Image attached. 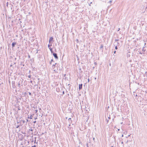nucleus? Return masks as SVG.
<instances>
[{
	"instance_id": "nucleus-1",
	"label": "nucleus",
	"mask_w": 147,
	"mask_h": 147,
	"mask_svg": "<svg viewBox=\"0 0 147 147\" xmlns=\"http://www.w3.org/2000/svg\"><path fill=\"white\" fill-rule=\"evenodd\" d=\"M21 117L19 118V119H18L17 120V124L16 125V128H18L20 126L22 125V120L21 119Z\"/></svg>"
},
{
	"instance_id": "nucleus-2",
	"label": "nucleus",
	"mask_w": 147,
	"mask_h": 147,
	"mask_svg": "<svg viewBox=\"0 0 147 147\" xmlns=\"http://www.w3.org/2000/svg\"><path fill=\"white\" fill-rule=\"evenodd\" d=\"M119 41V39H115V41L114 42V43L116 44L114 45V46H115V45H116V46H119L120 45V43L118 42Z\"/></svg>"
},
{
	"instance_id": "nucleus-3",
	"label": "nucleus",
	"mask_w": 147,
	"mask_h": 147,
	"mask_svg": "<svg viewBox=\"0 0 147 147\" xmlns=\"http://www.w3.org/2000/svg\"><path fill=\"white\" fill-rule=\"evenodd\" d=\"M103 47L104 45L103 44H101L100 45V49L101 51L102 52L103 51Z\"/></svg>"
},
{
	"instance_id": "nucleus-4",
	"label": "nucleus",
	"mask_w": 147,
	"mask_h": 147,
	"mask_svg": "<svg viewBox=\"0 0 147 147\" xmlns=\"http://www.w3.org/2000/svg\"><path fill=\"white\" fill-rule=\"evenodd\" d=\"M53 53V54L54 57L55 58V59H58V57L57 55V53Z\"/></svg>"
},
{
	"instance_id": "nucleus-5",
	"label": "nucleus",
	"mask_w": 147,
	"mask_h": 147,
	"mask_svg": "<svg viewBox=\"0 0 147 147\" xmlns=\"http://www.w3.org/2000/svg\"><path fill=\"white\" fill-rule=\"evenodd\" d=\"M16 44V43L15 42H13L12 43L11 45L12 48H13L15 47V45Z\"/></svg>"
},
{
	"instance_id": "nucleus-6",
	"label": "nucleus",
	"mask_w": 147,
	"mask_h": 147,
	"mask_svg": "<svg viewBox=\"0 0 147 147\" xmlns=\"http://www.w3.org/2000/svg\"><path fill=\"white\" fill-rule=\"evenodd\" d=\"M68 121H69V124H71L72 123V121L71 118H69L68 119Z\"/></svg>"
},
{
	"instance_id": "nucleus-7",
	"label": "nucleus",
	"mask_w": 147,
	"mask_h": 147,
	"mask_svg": "<svg viewBox=\"0 0 147 147\" xmlns=\"http://www.w3.org/2000/svg\"><path fill=\"white\" fill-rule=\"evenodd\" d=\"M82 84H79V90H80L81 89H82Z\"/></svg>"
},
{
	"instance_id": "nucleus-8",
	"label": "nucleus",
	"mask_w": 147,
	"mask_h": 147,
	"mask_svg": "<svg viewBox=\"0 0 147 147\" xmlns=\"http://www.w3.org/2000/svg\"><path fill=\"white\" fill-rule=\"evenodd\" d=\"M53 39V38L52 37H51L49 38V43H50L51 42Z\"/></svg>"
},
{
	"instance_id": "nucleus-9",
	"label": "nucleus",
	"mask_w": 147,
	"mask_h": 147,
	"mask_svg": "<svg viewBox=\"0 0 147 147\" xmlns=\"http://www.w3.org/2000/svg\"><path fill=\"white\" fill-rule=\"evenodd\" d=\"M12 87L13 88H14V86H15L14 81H12Z\"/></svg>"
},
{
	"instance_id": "nucleus-10",
	"label": "nucleus",
	"mask_w": 147,
	"mask_h": 147,
	"mask_svg": "<svg viewBox=\"0 0 147 147\" xmlns=\"http://www.w3.org/2000/svg\"><path fill=\"white\" fill-rule=\"evenodd\" d=\"M56 63H55V64L53 65L52 67L53 69H54L55 67V65L56 64Z\"/></svg>"
},
{
	"instance_id": "nucleus-11",
	"label": "nucleus",
	"mask_w": 147,
	"mask_h": 147,
	"mask_svg": "<svg viewBox=\"0 0 147 147\" xmlns=\"http://www.w3.org/2000/svg\"><path fill=\"white\" fill-rule=\"evenodd\" d=\"M51 52L52 53H53V51L52 49L51 48H49Z\"/></svg>"
},
{
	"instance_id": "nucleus-12",
	"label": "nucleus",
	"mask_w": 147,
	"mask_h": 147,
	"mask_svg": "<svg viewBox=\"0 0 147 147\" xmlns=\"http://www.w3.org/2000/svg\"><path fill=\"white\" fill-rule=\"evenodd\" d=\"M32 117H33V116L32 115H31L30 117H29V116H28V118L32 119Z\"/></svg>"
},
{
	"instance_id": "nucleus-13",
	"label": "nucleus",
	"mask_w": 147,
	"mask_h": 147,
	"mask_svg": "<svg viewBox=\"0 0 147 147\" xmlns=\"http://www.w3.org/2000/svg\"><path fill=\"white\" fill-rule=\"evenodd\" d=\"M25 122V120H22V125H23Z\"/></svg>"
},
{
	"instance_id": "nucleus-14",
	"label": "nucleus",
	"mask_w": 147,
	"mask_h": 147,
	"mask_svg": "<svg viewBox=\"0 0 147 147\" xmlns=\"http://www.w3.org/2000/svg\"><path fill=\"white\" fill-rule=\"evenodd\" d=\"M53 61V59H52L51 60V61L49 63L50 64H51L52 62Z\"/></svg>"
},
{
	"instance_id": "nucleus-15",
	"label": "nucleus",
	"mask_w": 147,
	"mask_h": 147,
	"mask_svg": "<svg viewBox=\"0 0 147 147\" xmlns=\"http://www.w3.org/2000/svg\"><path fill=\"white\" fill-rule=\"evenodd\" d=\"M115 50H117V49H118V48L117 47V46H116V45H115Z\"/></svg>"
},
{
	"instance_id": "nucleus-16",
	"label": "nucleus",
	"mask_w": 147,
	"mask_h": 147,
	"mask_svg": "<svg viewBox=\"0 0 147 147\" xmlns=\"http://www.w3.org/2000/svg\"><path fill=\"white\" fill-rule=\"evenodd\" d=\"M33 130V129H32V128H31L29 130V131H32Z\"/></svg>"
},
{
	"instance_id": "nucleus-17",
	"label": "nucleus",
	"mask_w": 147,
	"mask_h": 147,
	"mask_svg": "<svg viewBox=\"0 0 147 147\" xmlns=\"http://www.w3.org/2000/svg\"><path fill=\"white\" fill-rule=\"evenodd\" d=\"M59 88H56V91L57 92H59Z\"/></svg>"
},
{
	"instance_id": "nucleus-18",
	"label": "nucleus",
	"mask_w": 147,
	"mask_h": 147,
	"mask_svg": "<svg viewBox=\"0 0 147 147\" xmlns=\"http://www.w3.org/2000/svg\"><path fill=\"white\" fill-rule=\"evenodd\" d=\"M51 45H48V47H49V48H51L50 47L51 46Z\"/></svg>"
},
{
	"instance_id": "nucleus-19",
	"label": "nucleus",
	"mask_w": 147,
	"mask_h": 147,
	"mask_svg": "<svg viewBox=\"0 0 147 147\" xmlns=\"http://www.w3.org/2000/svg\"><path fill=\"white\" fill-rule=\"evenodd\" d=\"M20 82H19V83H18V86L19 87H20Z\"/></svg>"
},
{
	"instance_id": "nucleus-20",
	"label": "nucleus",
	"mask_w": 147,
	"mask_h": 147,
	"mask_svg": "<svg viewBox=\"0 0 147 147\" xmlns=\"http://www.w3.org/2000/svg\"><path fill=\"white\" fill-rule=\"evenodd\" d=\"M28 93H29V95H30V96H31L32 95V94H31V93L30 92H28Z\"/></svg>"
},
{
	"instance_id": "nucleus-21",
	"label": "nucleus",
	"mask_w": 147,
	"mask_h": 147,
	"mask_svg": "<svg viewBox=\"0 0 147 147\" xmlns=\"http://www.w3.org/2000/svg\"><path fill=\"white\" fill-rule=\"evenodd\" d=\"M28 77L29 78H30L31 77V75H29L28 76Z\"/></svg>"
},
{
	"instance_id": "nucleus-22",
	"label": "nucleus",
	"mask_w": 147,
	"mask_h": 147,
	"mask_svg": "<svg viewBox=\"0 0 147 147\" xmlns=\"http://www.w3.org/2000/svg\"><path fill=\"white\" fill-rule=\"evenodd\" d=\"M28 57L30 59V55H28Z\"/></svg>"
},
{
	"instance_id": "nucleus-23",
	"label": "nucleus",
	"mask_w": 147,
	"mask_h": 147,
	"mask_svg": "<svg viewBox=\"0 0 147 147\" xmlns=\"http://www.w3.org/2000/svg\"><path fill=\"white\" fill-rule=\"evenodd\" d=\"M20 65H23V66H24V64L23 65V64H22V62H21V64H20Z\"/></svg>"
},
{
	"instance_id": "nucleus-24",
	"label": "nucleus",
	"mask_w": 147,
	"mask_h": 147,
	"mask_svg": "<svg viewBox=\"0 0 147 147\" xmlns=\"http://www.w3.org/2000/svg\"><path fill=\"white\" fill-rule=\"evenodd\" d=\"M62 95L63 94H64V91H63L62 92Z\"/></svg>"
},
{
	"instance_id": "nucleus-25",
	"label": "nucleus",
	"mask_w": 147,
	"mask_h": 147,
	"mask_svg": "<svg viewBox=\"0 0 147 147\" xmlns=\"http://www.w3.org/2000/svg\"><path fill=\"white\" fill-rule=\"evenodd\" d=\"M86 106H85V109L86 110V111H88V110L86 109Z\"/></svg>"
},
{
	"instance_id": "nucleus-26",
	"label": "nucleus",
	"mask_w": 147,
	"mask_h": 147,
	"mask_svg": "<svg viewBox=\"0 0 147 147\" xmlns=\"http://www.w3.org/2000/svg\"><path fill=\"white\" fill-rule=\"evenodd\" d=\"M8 2H7V3H6V5H7V6H8Z\"/></svg>"
},
{
	"instance_id": "nucleus-27",
	"label": "nucleus",
	"mask_w": 147,
	"mask_h": 147,
	"mask_svg": "<svg viewBox=\"0 0 147 147\" xmlns=\"http://www.w3.org/2000/svg\"><path fill=\"white\" fill-rule=\"evenodd\" d=\"M31 147H36V146L35 145H34L33 146H32Z\"/></svg>"
},
{
	"instance_id": "nucleus-28",
	"label": "nucleus",
	"mask_w": 147,
	"mask_h": 147,
	"mask_svg": "<svg viewBox=\"0 0 147 147\" xmlns=\"http://www.w3.org/2000/svg\"><path fill=\"white\" fill-rule=\"evenodd\" d=\"M144 47H143V49H142V50H143V51H144H144H145V50H144Z\"/></svg>"
},
{
	"instance_id": "nucleus-29",
	"label": "nucleus",
	"mask_w": 147,
	"mask_h": 147,
	"mask_svg": "<svg viewBox=\"0 0 147 147\" xmlns=\"http://www.w3.org/2000/svg\"><path fill=\"white\" fill-rule=\"evenodd\" d=\"M146 43H144V46L145 47H146Z\"/></svg>"
},
{
	"instance_id": "nucleus-30",
	"label": "nucleus",
	"mask_w": 147,
	"mask_h": 147,
	"mask_svg": "<svg viewBox=\"0 0 147 147\" xmlns=\"http://www.w3.org/2000/svg\"><path fill=\"white\" fill-rule=\"evenodd\" d=\"M116 51H114V54H115L116 53Z\"/></svg>"
},
{
	"instance_id": "nucleus-31",
	"label": "nucleus",
	"mask_w": 147,
	"mask_h": 147,
	"mask_svg": "<svg viewBox=\"0 0 147 147\" xmlns=\"http://www.w3.org/2000/svg\"><path fill=\"white\" fill-rule=\"evenodd\" d=\"M106 120L107 121V123H108L109 122V120L106 119Z\"/></svg>"
},
{
	"instance_id": "nucleus-32",
	"label": "nucleus",
	"mask_w": 147,
	"mask_h": 147,
	"mask_svg": "<svg viewBox=\"0 0 147 147\" xmlns=\"http://www.w3.org/2000/svg\"><path fill=\"white\" fill-rule=\"evenodd\" d=\"M88 82H89V78L88 79Z\"/></svg>"
},
{
	"instance_id": "nucleus-33",
	"label": "nucleus",
	"mask_w": 147,
	"mask_h": 147,
	"mask_svg": "<svg viewBox=\"0 0 147 147\" xmlns=\"http://www.w3.org/2000/svg\"><path fill=\"white\" fill-rule=\"evenodd\" d=\"M34 143H36V139H35V141L34 142Z\"/></svg>"
},
{
	"instance_id": "nucleus-34",
	"label": "nucleus",
	"mask_w": 147,
	"mask_h": 147,
	"mask_svg": "<svg viewBox=\"0 0 147 147\" xmlns=\"http://www.w3.org/2000/svg\"><path fill=\"white\" fill-rule=\"evenodd\" d=\"M35 111H36V113H37L38 111V110H35Z\"/></svg>"
},
{
	"instance_id": "nucleus-35",
	"label": "nucleus",
	"mask_w": 147,
	"mask_h": 147,
	"mask_svg": "<svg viewBox=\"0 0 147 147\" xmlns=\"http://www.w3.org/2000/svg\"><path fill=\"white\" fill-rule=\"evenodd\" d=\"M108 118L109 119H111V117H110V116H109V117H108Z\"/></svg>"
},
{
	"instance_id": "nucleus-36",
	"label": "nucleus",
	"mask_w": 147,
	"mask_h": 147,
	"mask_svg": "<svg viewBox=\"0 0 147 147\" xmlns=\"http://www.w3.org/2000/svg\"><path fill=\"white\" fill-rule=\"evenodd\" d=\"M120 30V28H119L118 30V31H119Z\"/></svg>"
},
{
	"instance_id": "nucleus-37",
	"label": "nucleus",
	"mask_w": 147,
	"mask_h": 147,
	"mask_svg": "<svg viewBox=\"0 0 147 147\" xmlns=\"http://www.w3.org/2000/svg\"><path fill=\"white\" fill-rule=\"evenodd\" d=\"M93 140L94 141V140H95V138H93Z\"/></svg>"
},
{
	"instance_id": "nucleus-38",
	"label": "nucleus",
	"mask_w": 147,
	"mask_h": 147,
	"mask_svg": "<svg viewBox=\"0 0 147 147\" xmlns=\"http://www.w3.org/2000/svg\"><path fill=\"white\" fill-rule=\"evenodd\" d=\"M36 122V121H35L33 122V123H35Z\"/></svg>"
},
{
	"instance_id": "nucleus-39",
	"label": "nucleus",
	"mask_w": 147,
	"mask_h": 147,
	"mask_svg": "<svg viewBox=\"0 0 147 147\" xmlns=\"http://www.w3.org/2000/svg\"><path fill=\"white\" fill-rule=\"evenodd\" d=\"M86 145L87 146V147H89V146H88V143Z\"/></svg>"
},
{
	"instance_id": "nucleus-40",
	"label": "nucleus",
	"mask_w": 147,
	"mask_h": 147,
	"mask_svg": "<svg viewBox=\"0 0 147 147\" xmlns=\"http://www.w3.org/2000/svg\"><path fill=\"white\" fill-rule=\"evenodd\" d=\"M65 76H66V74H65L64 75V77H65Z\"/></svg>"
},
{
	"instance_id": "nucleus-41",
	"label": "nucleus",
	"mask_w": 147,
	"mask_h": 147,
	"mask_svg": "<svg viewBox=\"0 0 147 147\" xmlns=\"http://www.w3.org/2000/svg\"><path fill=\"white\" fill-rule=\"evenodd\" d=\"M30 82L31 83H32V80H31V81H30Z\"/></svg>"
},
{
	"instance_id": "nucleus-42",
	"label": "nucleus",
	"mask_w": 147,
	"mask_h": 147,
	"mask_svg": "<svg viewBox=\"0 0 147 147\" xmlns=\"http://www.w3.org/2000/svg\"><path fill=\"white\" fill-rule=\"evenodd\" d=\"M112 1L111 0V1H109V2H110V3H111V2H112Z\"/></svg>"
},
{
	"instance_id": "nucleus-43",
	"label": "nucleus",
	"mask_w": 147,
	"mask_h": 147,
	"mask_svg": "<svg viewBox=\"0 0 147 147\" xmlns=\"http://www.w3.org/2000/svg\"><path fill=\"white\" fill-rule=\"evenodd\" d=\"M146 9H147V7H146L145 8V10Z\"/></svg>"
},
{
	"instance_id": "nucleus-44",
	"label": "nucleus",
	"mask_w": 147,
	"mask_h": 147,
	"mask_svg": "<svg viewBox=\"0 0 147 147\" xmlns=\"http://www.w3.org/2000/svg\"><path fill=\"white\" fill-rule=\"evenodd\" d=\"M68 125H69V126H70V124H69Z\"/></svg>"
},
{
	"instance_id": "nucleus-45",
	"label": "nucleus",
	"mask_w": 147,
	"mask_h": 147,
	"mask_svg": "<svg viewBox=\"0 0 147 147\" xmlns=\"http://www.w3.org/2000/svg\"><path fill=\"white\" fill-rule=\"evenodd\" d=\"M123 135L122 134V137H123Z\"/></svg>"
},
{
	"instance_id": "nucleus-46",
	"label": "nucleus",
	"mask_w": 147,
	"mask_h": 147,
	"mask_svg": "<svg viewBox=\"0 0 147 147\" xmlns=\"http://www.w3.org/2000/svg\"><path fill=\"white\" fill-rule=\"evenodd\" d=\"M130 136V135H128V137H129Z\"/></svg>"
},
{
	"instance_id": "nucleus-47",
	"label": "nucleus",
	"mask_w": 147,
	"mask_h": 147,
	"mask_svg": "<svg viewBox=\"0 0 147 147\" xmlns=\"http://www.w3.org/2000/svg\"><path fill=\"white\" fill-rule=\"evenodd\" d=\"M140 53L141 54H142V53H141V52Z\"/></svg>"
},
{
	"instance_id": "nucleus-48",
	"label": "nucleus",
	"mask_w": 147,
	"mask_h": 147,
	"mask_svg": "<svg viewBox=\"0 0 147 147\" xmlns=\"http://www.w3.org/2000/svg\"><path fill=\"white\" fill-rule=\"evenodd\" d=\"M119 130H120V129H118V131H119Z\"/></svg>"
},
{
	"instance_id": "nucleus-49",
	"label": "nucleus",
	"mask_w": 147,
	"mask_h": 147,
	"mask_svg": "<svg viewBox=\"0 0 147 147\" xmlns=\"http://www.w3.org/2000/svg\"><path fill=\"white\" fill-rule=\"evenodd\" d=\"M123 142H121V143H122V144H123Z\"/></svg>"
},
{
	"instance_id": "nucleus-50",
	"label": "nucleus",
	"mask_w": 147,
	"mask_h": 147,
	"mask_svg": "<svg viewBox=\"0 0 147 147\" xmlns=\"http://www.w3.org/2000/svg\"><path fill=\"white\" fill-rule=\"evenodd\" d=\"M37 118H35V119H36Z\"/></svg>"
},
{
	"instance_id": "nucleus-51",
	"label": "nucleus",
	"mask_w": 147,
	"mask_h": 147,
	"mask_svg": "<svg viewBox=\"0 0 147 147\" xmlns=\"http://www.w3.org/2000/svg\"><path fill=\"white\" fill-rule=\"evenodd\" d=\"M91 3H92V2H91L90 4H91Z\"/></svg>"
},
{
	"instance_id": "nucleus-52",
	"label": "nucleus",
	"mask_w": 147,
	"mask_h": 147,
	"mask_svg": "<svg viewBox=\"0 0 147 147\" xmlns=\"http://www.w3.org/2000/svg\"><path fill=\"white\" fill-rule=\"evenodd\" d=\"M136 96H137V94H136Z\"/></svg>"
},
{
	"instance_id": "nucleus-53",
	"label": "nucleus",
	"mask_w": 147,
	"mask_h": 147,
	"mask_svg": "<svg viewBox=\"0 0 147 147\" xmlns=\"http://www.w3.org/2000/svg\"><path fill=\"white\" fill-rule=\"evenodd\" d=\"M44 134V133H42V134Z\"/></svg>"
},
{
	"instance_id": "nucleus-54",
	"label": "nucleus",
	"mask_w": 147,
	"mask_h": 147,
	"mask_svg": "<svg viewBox=\"0 0 147 147\" xmlns=\"http://www.w3.org/2000/svg\"><path fill=\"white\" fill-rule=\"evenodd\" d=\"M111 147H113V146H111Z\"/></svg>"
},
{
	"instance_id": "nucleus-55",
	"label": "nucleus",
	"mask_w": 147,
	"mask_h": 147,
	"mask_svg": "<svg viewBox=\"0 0 147 147\" xmlns=\"http://www.w3.org/2000/svg\"><path fill=\"white\" fill-rule=\"evenodd\" d=\"M40 109V110H41V109H40H40Z\"/></svg>"
},
{
	"instance_id": "nucleus-56",
	"label": "nucleus",
	"mask_w": 147,
	"mask_h": 147,
	"mask_svg": "<svg viewBox=\"0 0 147 147\" xmlns=\"http://www.w3.org/2000/svg\"><path fill=\"white\" fill-rule=\"evenodd\" d=\"M38 53V51H37L36 53Z\"/></svg>"
}]
</instances>
